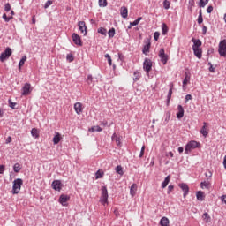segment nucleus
Masks as SVG:
<instances>
[{
    "mask_svg": "<svg viewBox=\"0 0 226 226\" xmlns=\"http://www.w3.org/2000/svg\"><path fill=\"white\" fill-rule=\"evenodd\" d=\"M101 190H102V196L100 199V202H101V204L105 206V204H107V202H109V191L107 190L106 186H102Z\"/></svg>",
    "mask_w": 226,
    "mask_h": 226,
    "instance_id": "nucleus-3",
    "label": "nucleus"
},
{
    "mask_svg": "<svg viewBox=\"0 0 226 226\" xmlns=\"http://www.w3.org/2000/svg\"><path fill=\"white\" fill-rule=\"evenodd\" d=\"M74 110H75L76 114H78V116H80V114L83 110L82 104L80 102H76L74 104Z\"/></svg>",
    "mask_w": 226,
    "mask_h": 226,
    "instance_id": "nucleus-18",
    "label": "nucleus"
},
{
    "mask_svg": "<svg viewBox=\"0 0 226 226\" xmlns=\"http://www.w3.org/2000/svg\"><path fill=\"white\" fill-rule=\"evenodd\" d=\"M145 45L143 46L142 52L145 56L149 54V50L151 49V40L147 39L144 41Z\"/></svg>",
    "mask_w": 226,
    "mask_h": 226,
    "instance_id": "nucleus-8",
    "label": "nucleus"
},
{
    "mask_svg": "<svg viewBox=\"0 0 226 226\" xmlns=\"http://www.w3.org/2000/svg\"><path fill=\"white\" fill-rule=\"evenodd\" d=\"M207 13H213V5H209L207 9Z\"/></svg>",
    "mask_w": 226,
    "mask_h": 226,
    "instance_id": "nucleus-61",
    "label": "nucleus"
},
{
    "mask_svg": "<svg viewBox=\"0 0 226 226\" xmlns=\"http://www.w3.org/2000/svg\"><path fill=\"white\" fill-rule=\"evenodd\" d=\"M207 3H209V0H200L199 7L205 8L206 4H207Z\"/></svg>",
    "mask_w": 226,
    "mask_h": 226,
    "instance_id": "nucleus-43",
    "label": "nucleus"
},
{
    "mask_svg": "<svg viewBox=\"0 0 226 226\" xmlns=\"http://www.w3.org/2000/svg\"><path fill=\"white\" fill-rule=\"evenodd\" d=\"M104 173L102 170H97L95 173V179H102V177H103Z\"/></svg>",
    "mask_w": 226,
    "mask_h": 226,
    "instance_id": "nucleus-42",
    "label": "nucleus"
},
{
    "mask_svg": "<svg viewBox=\"0 0 226 226\" xmlns=\"http://www.w3.org/2000/svg\"><path fill=\"white\" fill-rule=\"evenodd\" d=\"M200 188L204 190L206 188L207 190H209V183L204 181L200 184Z\"/></svg>",
    "mask_w": 226,
    "mask_h": 226,
    "instance_id": "nucleus-45",
    "label": "nucleus"
},
{
    "mask_svg": "<svg viewBox=\"0 0 226 226\" xmlns=\"http://www.w3.org/2000/svg\"><path fill=\"white\" fill-rule=\"evenodd\" d=\"M108 36L109 38H114V36H116V28L112 27L109 29L108 32Z\"/></svg>",
    "mask_w": 226,
    "mask_h": 226,
    "instance_id": "nucleus-39",
    "label": "nucleus"
},
{
    "mask_svg": "<svg viewBox=\"0 0 226 226\" xmlns=\"http://www.w3.org/2000/svg\"><path fill=\"white\" fill-rule=\"evenodd\" d=\"M11 54H12L11 49L6 48L4 52H2L0 55L1 63H4V61H6V59H10Z\"/></svg>",
    "mask_w": 226,
    "mask_h": 226,
    "instance_id": "nucleus-5",
    "label": "nucleus"
},
{
    "mask_svg": "<svg viewBox=\"0 0 226 226\" xmlns=\"http://www.w3.org/2000/svg\"><path fill=\"white\" fill-rule=\"evenodd\" d=\"M23 185H24V180H22V178H16L13 181L12 191H11L13 195H17L18 193H20V188H22Z\"/></svg>",
    "mask_w": 226,
    "mask_h": 226,
    "instance_id": "nucleus-2",
    "label": "nucleus"
},
{
    "mask_svg": "<svg viewBox=\"0 0 226 226\" xmlns=\"http://www.w3.org/2000/svg\"><path fill=\"white\" fill-rule=\"evenodd\" d=\"M11 142V136H9L5 141L6 144H10Z\"/></svg>",
    "mask_w": 226,
    "mask_h": 226,
    "instance_id": "nucleus-64",
    "label": "nucleus"
},
{
    "mask_svg": "<svg viewBox=\"0 0 226 226\" xmlns=\"http://www.w3.org/2000/svg\"><path fill=\"white\" fill-rule=\"evenodd\" d=\"M169 92H168V95H167V103L170 102V98H172V89H174V83H170L169 85Z\"/></svg>",
    "mask_w": 226,
    "mask_h": 226,
    "instance_id": "nucleus-20",
    "label": "nucleus"
},
{
    "mask_svg": "<svg viewBox=\"0 0 226 226\" xmlns=\"http://www.w3.org/2000/svg\"><path fill=\"white\" fill-rule=\"evenodd\" d=\"M207 33V26H202V34H206Z\"/></svg>",
    "mask_w": 226,
    "mask_h": 226,
    "instance_id": "nucleus-62",
    "label": "nucleus"
},
{
    "mask_svg": "<svg viewBox=\"0 0 226 226\" xmlns=\"http://www.w3.org/2000/svg\"><path fill=\"white\" fill-rule=\"evenodd\" d=\"M133 75H134V77L132 79L133 82H137V81L140 80V79L142 77V73H140V71H139V70L134 71Z\"/></svg>",
    "mask_w": 226,
    "mask_h": 226,
    "instance_id": "nucleus-23",
    "label": "nucleus"
},
{
    "mask_svg": "<svg viewBox=\"0 0 226 226\" xmlns=\"http://www.w3.org/2000/svg\"><path fill=\"white\" fill-rule=\"evenodd\" d=\"M103 129L102 127H100L99 125L96 126H93L89 129V132H91L92 133L94 132H102Z\"/></svg>",
    "mask_w": 226,
    "mask_h": 226,
    "instance_id": "nucleus-36",
    "label": "nucleus"
},
{
    "mask_svg": "<svg viewBox=\"0 0 226 226\" xmlns=\"http://www.w3.org/2000/svg\"><path fill=\"white\" fill-rule=\"evenodd\" d=\"M192 100V94H186L185 97V103H188Z\"/></svg>",
    "mask_w": 226,
    "mask_h": 226,
    "instance_id": "nucleus-56",
    "label": "nucleus"
},
{
    "mask_svg": "<svg viewBox=\"0 0 226 226\" xmlns=\"http://www.w3.org/2000/svg\"><path fill=\"white\" fill-rule=\"evenodd\" d=\"M208 70L210 72V73H215V67H213V64H211V62H208Z\"/></svg>",
    "mask_w": 226,
    "mask_h": 226,
    "instance_id": "nucleus-55",
    "label": "nucleus"
},
{
    "mask_svg": "<svg viewBox=\"0 0 226 226\" xmlns=\"http://www.w3.org/2000/svg\"><path fill=\"white\" fill-rule=\"evenodd\" d=\"M167 33H169V26H167V24L163 23L162 25V34L163 36H165V34H167Z\"/></svg>",
    "mask_w": 226,
    "mask_h": 226,
    "instance_id": "nucleus-31",
    "label": "nucleus"
},
{
    "mask_svg": "<svg viewBox=\"0 0 226 226\" xmlns=\"http://www.w3.org/2000/svg\"><path fill=\"white\" fill-rule=\"evenodd\" d=\"M218 52L221 57H226V40H223L219 43Z\"/></svg>",
    "mask_w": 226,
    "mask_h": 226,
    "instance_id": "nucleus-6",
    "label": "nucleus"
},
{
    "mask_svg": "<svg viewBox=\"0 0 226 226\" xmlns=\"http://www.w3.org/2000/svg\"><path fill=\"white\" fill-rule=\"evenodd\" d=\"M144 151H146V146L143 145L139 153V158H142V156H144Z\"/></svg>",
    "mask_w": 226,
    "mask_h": 226,
    "instance_id": "nucleus-58",
    "label": "nucleus"
},
{
    "mask_svg": "<svg viewBox=\"0 0 226 226\" xmlns=\"http://www.w3.org/2000/svg\"><path fill=\"white\" fill-rule=\"evenodd\" d=\"M162 6H163L164 10H169L170 8V1L164 0L162 2Z\"/></svg>",
    "mask_w": 226,
    "mask_h": 226,
    "instance_id": "nucleus-40",
    "label": "nucleus"
},
{
    "mask_svg": "<svg viewBox=\"0 0 226 226\" xmlns=\"http://www.w3.org/2000/svg\"><path fill=\"white\" fill-rule=\"evenodd\" d=\"M200 133L201 135H203V137H207L209 132H207V123L204 122L203 123V126L200 130Z\"/></svg>",
    "mask_w": 226,
    "mask_h": 226,
    "instance_id": "nucleus-24",
    "label": "nucleus"
},
{
    "mask_svg": "<svg viewBox=\"0 0 226 226\" xmlns=\"http://www.w3.org/2000/svg\"><path fill=\"white\" fill-rule=\"evenodd\" d=\"M11 10V5L10 4V3L5 4L4 5V11L8 12Z\"/></svg>",
    "mask_w": 226,
    "mask_h": 226,
    "instance_id": "nucleus-52",
    "label": "nucleus"
},
{
    "mask_svg": "<svg viewBox=\"0 0 226 226\" xmlns=\"http://www.w3.org/2000/svg\"><path fill=\"white\" fill-rule=\"evenodd\" d=\"M177 110H178V112H177V118L182 119V117H184V116H185V109L183 108V106L181 104H179L177 106Z\"/></svg>",
    "mask_w": 226,
    "mask_h": 226,
    "instance_id": "nucleus-16",
    "label": "nucleus"
},
{
    "mask_svg": "<svg viewBox=\"0 0 226 226\" xmlns=\"http://www.w3.org/2000/svg\"><path fill=\"white\" fill-rule=\"evenodd\" d=\"M118 59L122 62L124 61V55H123V53H118Z\"/></svg>",
    "mask_w": 226,
    "mask_h": 226,
    "instance_id": "nucleus-59",
    "label": "nucleus"
},
{
    "mask_svg": "<svg viewBox=\"0 0 226 226\" xmlns=\"http://www.w3.org/2000/svg\"><path fill=\"white\" fill-rule=\"evenodd\" d=\"M140 20H142V17H139L133 22H131L130 25L128 26V29H132L133 26H139V24H140Z\"/></svg>",
    "mask_w": 226,
    "mask_h": 226,
    "instance_id": "nucleus-28",
    "label": "nucleus"
},
{
    "mask_svg": "<svg viewBox=\"0 0 226 226\" xmlns=\"http://www.w3.org/2000/svg\"><path fill=\"white\" fill-rule=\"evenodd\" d=\"M160 225L161 226H169V218L167 217H162L160 221Z\"/></svg>",
    "mask_w": 226,
    "mask_h": 226,
    "instance_id": "nucleus-33",
    "label": "nucleus"
},
{
    "mask_svg": "<svg viewBox=\"0 0 226 226\" xmlns=\"http://www.w3.org/2000/svg\"><path fill=\"white\" fill-rule=\"evenodd\" d=\"M196 198H197V200H200V202H202L206 199V194L202 191H198L196 192Z\"/></svg>",
    "mask_w": 226,
    "mask_h": 226,
    "instance_id": "nucleus-22",
    "label": "nucleus"
},
{
    "mask_svg": "<svg viewBox=\"0 0 226 226\" xmlns=\"http://www.w3.org/2000/svg\"><path fill=\"white\" fill-rule=\"evenodd\" d=\"M190 79H191V74L188 72H185V78L184 80L182 82L183 84V88H185V87L190 82Z\"/></svg>",
    "mask_w": 226,
    "mask_h": 226,
    "instance_id": "nucleus-19",
    "label": "nucleus"
},
{
    "mask_svg": "<svg viewBox=\"0 0 226 226\" xmlns=\"http://www.w3.org/2000/svg\"><path fill=\"white\" fill-rule=\"evenodd\" d=\"M179 188L182 189V191L184 192L183 193V197L184 198H186L188 193H190V187L188 186L187 184H185V183H181L178 185Z\"/></svg>",
    "mask_w": 226,
    "mask_h": 226,
    "instance_id": "nucleus-11",
    "label": "nucleus"
},
{
    "mask_svg": "<svg viewBox=\"0 0 226 226\" xmlns=\"http://www.w3.org/2000/svg\"><path fill=\"white\" fill-rule=\"evenodd\" d=\"M87 82L88 85L93 84V75H91V74L87 75Z\"/></svg>",
    "mask_w": 226,
    "mask_h": 226,
    "instance_id": "nucleus-53",
    "label": "nucleus"
},
{
    "mask_svg": "<svg viewBox=\"0 0 226 226\" xmlns=\"http://www.w3.org/2000/svg\"><path fill=\"white\" fill-rule=\"evenodd\" d=\"M66 61L68 63H73V61H75V56H73V54L69 53L66 55Z\"/></svg>",
    "mask_w": 226,
    "mask_h": 226,
    "instance_id": "nucleus-37",
    "label": "nucleus"
},
{
    "mask_svg": "<svg viewBox=\"0 0 226 226\" xmlns=\"http://www.w3.org/2000/svg\"><path fill=\"white\" fill-rule=\"evenodd\" d=\"M203 220H205L207 223H209L211 222V216L207 212H205L203 214Z\"/></svg>",
    "mask_w": 226,
    "mask_h": 226,
    "instance_id": "nucleus-38",
    "label": "nucleus"
},
{
    "mask_svg": "<svg viewBox=\"0 0 226 226\" xmlns=\"http://www.w3.org/2000/svg\"><path fill=\"white\" fill-rule=\"evenodd\" d=\"M111 140L116 142L117 146H121V136L117 135V133L114 132L111 136Z\"/></svg>",
    "mask_w": 226,
    "mask_h": 226,
    "instance_id": "nucleus-17",
    "label": "nucleus"
},
{
    "mask_svg": "<svg viewBox=\"0 0 226 226\" xmlns=\"http://www.w3.org/2000/svg\"><path fill=\"white\" fill-rule=\"evenodd\" d=\"M56 135L53 137V144L56 146L59 142H61V134L57 132H55Z\"/></svg>",
    "mask_w": 226,
    "mask_h": 226,
    "instance_id": "nucleus-26",
    "label": "nucleus"
},
{
    "mask_svg": "<svg viewBox=\"0 0 226 226\" xmlns=\"http://www.w3.org/2000/svg\"><path fill=\"white\" fill-rule=\"evenodd\" d=\"M104 57H105L106 59H108V64H109V66H112V57H111L109 54H106V55L104 56Z\"/></svg>",
    "mask_w": 226,
    "mask_h": 226,
    "instance_id": "nucleus-50",
    "label": "nucleus"
},
{
    "mask_svg": "<svg viewBox=\"0 0 226 226\" xmlns=\"http://www.w3.org/2000/svg\"><path fill=\"white\" fill-rule=\"evenodd\" d=\"M2 19H4V22H10L11 19H13V16H7L6 13H4L2 16Z\"/></svg>",
    "mask_w": 226,
    "mask_h": 226,
    "instance_id": "nucleus-46",
    "label": "nucleus"
},
{
    "mask_svg": "<svg viewBox=\"0 0 226 226\" xmlns=\"http://www.w3.org/2000/svg\"><path fill=\"white\" fill-rule=\"evenodd\" d=\"M70 200V196L66 194H61L59 197V202L62 206H66V202Z\"/></svg>",
    "mask_w": 226,
    "mask_h": 226,
    "instance_id": "nucleus-15",
    "label": "nucleus"
},
{
    "mask_svg": "<svg viewBox=\"0 0 226 226\" xmlns=\"http://www.w3.org/2000/svg\"><path fill=\"white\" fill-rule=\"evenodd\" d=\"M78 27H79L80 33L84 34V36L87 35V26H86L85 21H79L78 23Z\"/></svg>",
    "mask_w": 226,
    "mask_h": 226,
    "instance_id": "nucleus-12",
    "label": "nucleus"
},
{
    "mask_svg": "<svg viewBox=\"0 0 226 226\" xmlns=\"http://www.w3.org/2000/svg\"><path fill=\"white\" fill-rule=\"evenodd\" d=\"M51 186L53 190H56V192H61V187L63 186V184L61 183V180H54L51 184Z\"/></svg>",
    "mask_w": 226,
    "mask_h": 226,
    "instance_id": "nucleus-13",
    "label": "nucleus"
},
{
    "mask_svg": "<svg viewBox=\"0 0 226 226\" xmlns=\"http://www.w3.org/2000/svg\"><path fill=\"white\" fill-rule=\"evenodd\" d=\"M221 200L222 202H224V204H226V195H222Z\"/></svg>",
    "mask_w": 226,
    "mask_h": 226,
    "instance_id": "nucleus-63",
    "label": "nucleus"
},
{
    "mask_svg": "<svg viewBox=\"0 0 226 226\" xmlns=\"http://www.w3.org/2000/svg\"><path fill=\"white\" fill-rule=\"evenodd\" d=\"M107 0H99V6L100 8H105L107 7Z\"/></svg>",
    "mask_w": 226,
    "mask_h": 226,
    "instance_id": "nucleus-48",
    "label": "nucleus"
},
{
    "mask_svg": "<svg viewBox=\"0 0 226 226\" xmlns=\"http://www.w3.org/2000/svg\"><path fill=\"white\" fill-rule=\"evenodd\" d=\"M115 171L117 172V174H119V176H123L124 174V172L123 171V167L121 165H117L115 168Z\"/></svg>",
    "mask_w": 226,
    "mask_h": 226,
    "instance_id": "nucleus-34",
    "label": "nucleus"
},
{
    "mask_svg": "<svg viewBox=\"0 0 226 226\" xmlns=\"http://www.w3.org/2000/svg\"><path fill=\"white\" fill-rule=\"evenodd\" d=\"M8 103H9V107H11V109H17V108H15L17 106V102H13L11 101V99L8 100Z\"/></svg>",
    "mask_w": 226,
    "mask_h": 226,
    "instance_id": "nucleus-49",
    "label": "nucleus"
},
{
    "mask_svg": "<svg viewBox=\"0 0 226 226\" xmlns=\"http://www.w3.org/2000/svg\"><path fill=\"white\" fill-rule=\"evenodd\" d=\"M169 121H170V112H168L166 114V117L163 121V125L166 126V124L169 123Z\"/></svg>",
    "mask_w": 226,
    "mask_h": 226,
    "instance_id": "nucleus-47",
    "label": "nucleus"
},
{
    "mask_svg": "<svg viewBox=\"0 0 226 226\" xmlns=\"http://www.w3.org/2000/svg\"><path fill=\"white\" fill-rule=\"evenodd\" d=\"M120 14L123 19H128V8L123 6L120 9Z\"/></svg>",
    "mask_w": 226,
    "mask_h": 226,
    "instance_id": "nucleus-25",
    "label": "nucleus"
},
{
    "mask_svg": "<svg viewBox=\"0 0 226 226\" xmlns=\"http://www.w3.org/2000/svg\"><path fill=\"white\" fill-rule=\"evenodd\" d=\"M204 22V18H202V10H200L198 16V24H202Z\"/></svg>",
    "mask_w": 226,
    "mask_h": 226,
    "instance_id": "nucleus-44",
    "label": "nucleus"
},
{
    "mask_svg": "<svg viewBox=\"0 0 226 226\" xmlns=\"http://www.w3.org/2000/svg\"><path fill=\"white\" fill-rule=\"evenodd\" d=\"M191 41L193 43L192 49H201L200 47H202V41L200 39L192 38Z\"/></svg>",
    "mask_w": 226,
    "mask_h": 226,
    "instance_id": "nucleus-14",
    "label": "nucleus"
},
{
    "mask_svg": "<svg viewBox=\"0 0 226 226\" xmlns=\"http://www.w3.org/2000/svg\"><path fill=\"white\" fill-rule=\"evenodd\" d=\"M26 61H27V56H22V58L19 62V70H20L22 66H24V63H26Z\"/></svg>",
    "mask_w": 226,
    "mask_h": 226,
    "instance_id": "nucleus-35",
    "label": "nucleus"
},
{
    "mask_svg": "<svg viewBox=\"0 0 226 226\" xmlns=\"http://www.w3.org/2000/svg\"><path fill=\"white\" fill-rule=\"evenodd\" d=\"M158 56L161 59V63H162V64H167V61H169V55L165 53V49L163 48L159 50Z\"/></svg>",
    "mask_w": 226,
    "mask_h": 226,
    "instance_id": "nucleus-7",
    "label": "nucleus"
},
{
    "mask_svg": "<svg viewBox=\"0 0 226 226\" xmlns=\"http://www.w3.org/2000/svg\"><path fill=\"white\" fill-rule=\"evenodd\" d=\"M197 147H200V143L195 140L189 141L185 147V154H190L193 149H197Z\"/></svg>",
    "mask_w": 226,
    "mask_h": 226,
    "instance_id": "nucleus-1",
    "label": "nucleus"
},
{
    "mask_svg": "<svg viewBox=\"0 0 226 226\" xmlns=\"http://www.w3.org/2000/svg\"><path fill=\"white\" fill-rule=\"evenodd\" d=\"M194 56L198 57V59H202V48H193Z\"/></svg>",
    "mask_w": 226,
    "mask_h": 226,
    "instance_id": "nucleus-21",
    "label": "nucleus"
},
{
    "mask_svg": "<svg viewBox=\"0 0 226 226\" xmlns=\"http://www.w3.org/2000/svg\"><path fill=\"white\" fill-rule=\"evenodd\" d=\"M169 183H170V176L168 175L164 181L162 183V188H167V185H169Z\"/></svg>",
    "mask_w": 226,
    "mask_h": 226,
    "instance_id": "nucleus-30",
    "label": "nucleus"
},
{
    "mask_svg": "<svg viewBox=\"0 0 226 226\" xmlns=\"http://www.w3.org/2000/svg\"><path fill=\"white\" fill-rule=\"evenodd\" d=\"M6 167L4 165H0V174H4V170Z\"/></svg>",
    "mask_w": 226,
    "mask_h": 226,
    "instance_id": "nucleus-60",
    "label": "nucleus"
},
{
    "mask_svg": "<svg viewBox=\"0 0 226 226\" xmlns=\"http://www.w3.org/2000/svg\"><path fill=\"white\" fill-rule=\"evenodd\" d=\"M72 41L75 43V45H78L79 47H82V39L80 38V35H79L76 33H73L72 34Z\"/></svg>",
    "mask_w": 226,
    "mask_h": 226,
    "instance_id": "nucleus-9",
    "label": "nucleus"
},
{
    "mask_svg": "<svg viewBox=\"0 0 226 226\" xmlns=\"http://www.w3.org/2000/svg\"><path fill=\"white\" fill-rule=\"evenodd\" d=\"M154 38L155 41H158V40L160 39V32L154 33Z\"/></svg>",
    "mask_w": 226,
    "mask_h": 226,
    "instance_id": "nucleus-57",
    "label": "nucleus"
},
{
    "mask_svg": "<svg viewBox=\"0 0 226 226\" xmlns=\"http://www.w3.org/2000/svg\"><path fill=\"white\" fill-rule=\"evenodd\" d=\"M137 188H138L137 184H132L130 188V195H132V197H135L137 193Z\"/></svg>",
    "mask_w": 226,
    "mask_h": 226,
    "instance_id": "nucleus-27",
    "label": "nucleus"
},
{
    "mask_svg": "<svg viewBox=\"0 0 226 226\" xmlns=\"http://www.w3.org/2000/svg\"><path fill=\"white\" fill-rule=\"evenodd\" d=\"M13 170H14V172H16V173L20 172V170H22V166H20V163L16 162V163L13 165Z\"/></svg>",
    "mask_w": 226,
    "mask_h": 226,
    "instance_id": "nucleus-32",
    "label": "nucleus"
},
{
    "mask_svg": "<svg viewBox=\"0 0 226 226\" xmlns=\"http://www.w3.org/2000/svg\"><path fill=\"white\" fill-rule=\"evenodd\" d=\"M143 70L146 72L147 75H149V72L153 70V61L149 58H145L143 62Z\"/></svg>",
    "mask_w": 226,
    "mask_h": 226,
    "instance_id": "nucleus-4",
    "label": "nucleus"
},
{
    "mask_svg": "<svg viewBox=\"0 0 226 226\" xmlns=\"http://www.w3.org/2000/svg\"><path fill=\"white\" fill-rule=\"evenodd\" d=\"M31 84L26 83L22 87V96H28V94H31Z\"/></svg>",
    "mask_w": 226,
    "mask_h": 226,
    "instance_id": "nucleus-10",
    "label": "nucleus"
},
{
    "mask_svg": "<svg viewBox=\"0 0 226 226\" xmlns=\"http://www.w3.org/2000/svg\"><path fill=\"white\" fill-rule=\"evenodd\" d=\"M97 33H99V34H102V36H107V29L106 28L100 27V28H98Z\"/></svg>",
    "mask_w": 226,
    "mask_h": 226,
    "instance_id": "nucleus-41",
    "label": "nucleus"
},
{
    "mask_svg": "<svg viewBox=\"0 0 226 226\" xmlns=\"http://www.w3.org/2000/svg\"><path fill=\"white\" fill-rule=\"evenodd\" d=\"M31 135L34 137V139H39L40 138V132L36 128H33L31 130Z\"/></svg>",
    "mask_w": 226,
    "mask_h": 226,
    "instance_id": "nucleus-29",
    "label": "nucleus"
},
{
    "mask_svg": "<svg viewBox=\"0 0 226 226\" xmlns=\"http://www.w3.org/2000/svg\"><path fill=\"white\" fill-rule=\"evenodd\" d=\"M53 3L54 2L52 0H48L44 4L45 10H47V8H49V6H52Z\"/></svg>",
    "mask_w": 226,
    "mask_h": 226,
    "instance_id": "nucleus-51",
    "label": "nucleus"
},
{
    "mask_svg": "<svg viewBox=\"0 0 226 226\" xmlns=\"http://www.w3.org/2000/svg\"><path fill=\"white\" fill-rule=\"evenodd\" d=\"M173 191H174V185H170L168 186V191H167L168 195H170V193H172Z\"/></svg>",
    "mask_w": 226,
    "mask_h": 226,
    "instance_id": "nucleus-54",
    "label": "nucleus"
}]
</instances>
